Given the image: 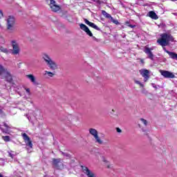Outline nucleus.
<instances>
[{
  "mask_svg": "<svg viewBox=\"0 0 177 177\" xmlns=\"http://www.w3.org/2000/svg\"><path fill=\"white\" fill-rule=\"evenodd\" d=\"M174 37L168 33H163L160 35V38L157 40L158 44L160 46H167L169 44V42H173Z\"/></svg>",
  "mask_w": 177,
  "mask_h": 177,
  "instance_id": "nucleus-1",
  "label": "nucleus"
},
{
  "mask_svg": "<svg viewBox=\"0 0 177 177\" xmlns=\"http://www.w3.org/2000/svg\"><path fill=\"white\" fill-rule=\"evenodd\" d=\"M43 59L46 63L48 67H49L50 70H52V71H55L59 68L56 62L53 61L48 54H44Z\"/></svg>",
  "mask_w": 177,
  "mask_h": 177,
  "instance_id": "nucleus-2",
  "label": "nucleus"
},
{
  "mask_svg": "<svg viewBox=\"0 0 177 177\" xmlns=\"http://www.w3.org/2000/svg\"><path fill=\"white\" fill-rule=\"evenodd\" d=\"M88 132L90 135H91V136L94 138L95 143H97V145H103L104 143L103 140H102V138H100V136H99V132L97 131V130L94 128H90L88 129Z\"/></svg>",
  "mask_w": 177,
  "mask_h": 177,
  "instance_id": "nucleus-3",
  "label": "nucleus"
},
{
  "mask_svg": "<svg viewBox=\"0 0 177 177\" xmlns=\"http://www.w3.org/2000/svg\"><path fill=\"white\" fill-rule=\"evenodd\" d=\"M7 30H8L9 32H13L15 31V24L16 23V20L14 17L10 16L7 19Z\"/></svg>",
  "mask_w": 177,
  "mask_h": 177,
  "instance_id": "nucleus-4",
  "label": "nucleus"
},
{
  "mask_svg": "<svg viewBox=\"0 0 177 177\" xmlns=\"http://www.w3.org/2000/svg\"><path fill=\"white\" fill-rule=\"evenodd\" d=\"M3 75L8 82H12V75H10L8 69L0 65V75L2 77Z\"/></svg>",
  "mask_w": 177,
  "mask_h": 177,
  "instance_id": "nucleus-5",
  "label": "nucleus"
},
{
  "mask_svg": "<svg viewBox=\"0 0 177 177\" xmlns=\"http://www.w3.org/2000/svg\"><path fill=\"white\" fill-rule=\"evenodd\" d=\"M139 73L144 78V82H147L149 78H150V71L147 69L142 68L139 71Z\"/></svg>",
  "mask_w": 177,
  "mask_h": 177,
  "instance_id": "nucleus-6",
  "label": "nucleus"
},
{
  "mask_svg": "<svg viewBox=\"0 0 177 177\" xmlns=\"http://www.w3.org/2000/svg\"><path fill=\"white\" fill-rule=\"evenodd\" d=\"M12 46V55H19L20 53V47L19 46V43L16 40H12L11 41Z\"/></svg>",
  "mask_w": 177,
  "mask_h": 177,
  "instance_id": "nucleus-7",
  "label": "nucleus"
},
{
  "mask_svg": "<svg viewBox=\"0 0 177 177\" xmlns=\"http://www.w3.org/2000/svg\"><path fill=\"white\" fill-rule=\"evenodd\" d=\"M22 138L26 143V145L28 147H30V149H32V142L31 141V139H30V137H28L26 133H22Z\"/></svg>",
  "mask_w": 177,
  "mask_h": 177,
  "instance_id": "nucleus-8",
  "label": "nucleus"
},
{
  "mask_svg": "<svg viewBox=\"0 0 177 177\" xmlns=\"http://www.w3.org/2000/svg\"><path fill=\"white\" fill-rule=\"evenodd\" d=\"M161 75L164 77L165 78H175V74L172 72L168 71H159Z\"/></svg>",
  "mask_w": 177,
  "mask_h": 177,
  "instance_id": "nucleus-9",
  "label": "nucleus"
},
{
  "mask_svg": "<svg viewBox=\"0 0 177 177\" xmlns=\"http://www.w3.org/2000/svg\"><path fill=\"white\" fill-rule=\"evenodd\" d=\"M49 6L52 12H59V10H60L61 9L59 6L56 4V1H55L54 0H50Z\"/></svg>",
  "mask_w": 177,
  "mask_h": 177,
  "instance_id": "nucleus-10",
  "label": "nucleus"
},
{
  "mask_svg": "<svg viewBox=\"0 0 177 177\" xmlns=\"http://www.w3.org/2000/svg\"><path fill=\"white\" fill-rule=\"evenodd\" d=\"M153 48H149V46H146L144 48V52L146 53V55H148L149 59H151V60H153L154 59V55H153V53H151V50H153Z\"/></svg>",
  "mask_w": 177,
  "mask_h": 177,
  "instance_id": "nucleus-11",
  "label": "nucleus"
},
{
  "mask_svg": "<svg viewBox=\"0 0 177 177\" xmlns=\"http://www.w3.org/2000/svg\"><path fill=\"white\" fill-rule=\"evenodd\" d=\"M82 171L85 175L88 177H96V174L93 171L89 170V169L85 166L82 167Z\"/></svg>",
  "mask_w": 177,
  "mask_h": 177,
  "instance_id": "nucleus-12",
  "label": "nucleus"
},
{
  "mask_svg": "<svg viewBox=\"0 0 177 177\" xmlns=\"http://www.w3.org/2000/svg\"><path fill=\"white\" fill-rule=\"evenodd\" d=\"M80 27L81 30H82L83 31H85L87 35H88L89 37H93V34H92V32L91 31V30H89V28H88L86 25L84 24H80Z\"/></svg>",
  "mask_w": 177,
  "mask_h": 177,
  "instance_id": "nucleus-13",
  "label": "nucleus"
},
{
  "mask_svg": "<svg viewBox=\"0 0 177 177\" xmlns=\"http://www.w3.org/2000/svg\"><path fill=\"white\" fill-rule=\"evenodd\" d=\"M84 22L87 24V26H89V27L94 28V30H97V31H100V28H98V26H96V24H95L94 23L89 21L86 19H84Z\"/></svg>",
  "mask_w": 177,
  "mask_h": 177,
  "instance_id": "nucleus-14",
  "label": "nucleus"
},
{
  "mask_svg": "<svg viewBox=\"0 0 177 177\" xmlns=\"http://www.w3.org/2000/svg\"><path fill=\"white\" fill-rule=\"evenodd\" d=\"M4 128L1 127L0 129L2 131L3 133H9L10 129H12L11 126L8 125L6 123H3Z\"/></svg>",
  "mask_w": 177,
  "mask_h": 177,
  "instance_id": "nucleus-15",
  "label": "nucleus"
},
{
  "mask_svg": "<svg viewBox=\"0 0 177 177\" xmlns=\"http://www.w3.org/2000/svg\"><path fill=\"white\" fill-rule=\"evenodd\" d=\"M53 164L54 167H56V168H60V165H63V163H62L61 159H53Z\"/></svg>",
  "mask_w": 177,
  "mask_h": 177,
  "instance_id": "nucleus-16",
  "label": "nucleus"
},
{
  "mask_svg": "<svg viewBox=\"0 0 177 177\" xmlns=\"http://www.w3.org/2000/svg\"><path fill=\"white\" fill-rule=\"evenodd\" d=\"M102 162L106 165V168L110 169L111 168V164H110V162L107 160V158H104V156L102 157Z\"/></svg>",
  "mask_w": 177,
  "mask_h": 177,
  "instance_id": "nucleus-17",
  "label": "nucleus"
},
{
  "mask_svg": "<svg viewBox=\"0 0 177 177\" xmlns=\"http://www.w3.org/2000/svg\"><path fill=\"white\" fill-rule=\"evenodd\" d=\"M148 16L151 17V19H153V20H157V19H158V16H157V14H156L154 11H150L148 13Z\"/></svg>",
  "mask_w": 177,
  "mask_h": 177,
  "instance_id": "nucleus-18",
  "label": "nucleus"
},
{
  "mask_svg": "<svg viewBox=\"0 0 177 177\" xmlns=\"http://www.w3.org/2000/svg\"><path fill=\"white\" fill-rule=\"evenodd\" d=\"M44 75H47V77H50V78H52L53 77H55V75H56V73L55 71L50 72V71H45Z\"/></svg>",
  "mask_w": 177,
  "mask_h": 177,
  "instance_id": "nucleus-19",
  "label": "nucleus"
},
{
  "mask_svg": "<svg viewBox=\"0 0 177 177\" xmlns=\"http://www.w3.org/2000/svg\"><path fill=\"white\" fill-rule=\"evenodd\" d=\"M26 77H28L32 84H35V76H34V75H27Z\"/></svg>",
  "mask_w": 177,
  "mask_h": 177,
  "instance_id": "nucleus-20",
  "label": "nucleus"
},
{
  "mask_svg": "<svg viewBox=\"0 0 177 177\" xmlns=\"http://www.w3.org/2000/svg\"><path fill=\"white\" fill-rule=\"evenodd\" d=\"M102 14L103 15V16H104V17H106V19H111V15L109 13H107V12L104 11V10H102Z\"/></svg>",
  "mask_w": 177,
  "mask_h": 177,
  "instance_id": "nucleus-21",
  "label": "nucleus"
},
{
  "mask_svg": "<svg viewBox=\"0 0 177 177\" xmlns=\"http://www.w3.org/2000/svg\"><path fill=\"white\" fill-rule=\"evenodd\" d=\"M0 51L3 52V53H9V50L8 48H4L3 46H0Z\"/></svg>",
  "mask_w": 177,
  "mask_h": 177,
  "instance_id": "nucleus-22",
  "label": "nucleus"
},
{
  "mask_svg": "<svg viewBox=\"0 0 177 177\" xmlns=\"http://www.w3.org/2000/svg\"><path fill=\"white\" fill-rule=\"evenodd\" d=\"M2 139L4 142H10V137L9 136H2Z\"/></svg>",
  "mask_w": 177,
  "mask_h": 177,
  "instance_id": "nucleus-23",
  "label": "nucleus"
},
{
  "mask_svg": "<svg viewBox=\"0 0 177 177\" xmlns=\"http://www.w3.org/2000/svg\"><path fill=\"white\" fill-rule=\"evenodd\" d=\"M111 21H112V23H113L114 24H116V26H118V24H120V22H118V20L117 19H114V18L111 17L110 19Z\"/></svg>",
  "mask_w": 177,
  "mask_h": 177,
  "instance_id": "nucleus-24",
  "label": "nucleus"
},
{
  "mask_svg": "<svg viewBox=\"0 0 177 177\" xmlns=\"http://www.w3.org/2000/svg\"><path fill=\"white\" fill-rule=\"evenodd\" d=\"M8 154H9L10 157H11V158H13V157H15L16 156V152H15L13 151H10L8 152Z\"/></svg>",
  "mask_w": 177,
  "mask_h": 177,
  "instance_id": "nucleus-25",
  "label": "nucleus"
},
{
  "mask_svg": "<svg viewBox=\"0 0 177 177\" xmlns=\"http://www.w3.org/2000/svg\"><path fill=\"white\" fill-rule=\"evenodd\" d=\"M134 82H135V84H137V85H139L140 86H141V88H143V86H145V85L143 84H142V82H140V81L135 80Z\"/></svg>",
  "mask_w": 177,
  "mask_h": 177,
  "instance_id": "nucleus-26",
  "label": "nucleus"
},
{
  "mask_svg": "<svg viewBox=\"0 0 177 177\" xmlns=\"http://www.w3.org/2000/svg\"><path fill=\"white\" fill-rule=\"evenodd\" d=\"M140 121H141V122H142V123L144 124V125H145V127H147V120H145V119H143V118H141V119H140Z\"/></svg>",
  "mask_w": 177,
  "mask_h": 177,
  "instance_id": "nucleus-27",
  "label": "nucleus"
},
{
  "mask_svg": "<svg viewBox=\"0 0 177 177\" xmlns=\"http://www.w3.org/2000/svg\"><path fill=\"white\" fill-rule=\"evenodd\" d=\"M25 91H26V93H28V96H30V95H31L30 88H25Z\"/></svg>",
  "mask_w": 177,
  "mask_h": 177,
  "instance_id": "nucleus-28",
  "label": "nucleus"
},
{
  "mask_svg": "<svg viewBox=\"0 0 177 177\" xmlns=\"http://www.w3.org/2000/svg\"><path fill=\"white\" fill-rule=\"evenodd\" d=\"M116 131L118 133H121V132H122V131L121 130V129L117 127L116 128Z\"/></svg>",
  "mask_w": 177,
  "mask_h": 177,
  "instance_id": "nucleus-29",
  "label": "nucleus"
},
{
  "mask_svg": "<svg viewBox=\"0 0 177 177\" xmlns=\"http://www.w3.org/2000/svg\"><path fill=\"white\" fill-rule=\"evenodd\" d=\"M2 17H3V12L0 10V19H2Z\"/></svg>",
  "mask_w": 177,
  "mask_h": 177,
  "instance_id": "nucleus-30",
  "label": "nucleus"
},
{
  "mask_svg": "<svg viewBox=\"0 0 177 177\" xmlns=\"http://www.w3.org/2000/svg\"><path fill=\"white\" fill-rule=\"evenodd\" d=\"M151 86H153V88H155L156 89H157V86H156L154 83H152Z\"/></svg>",
  "mask_w": 177,
  "mask_h": 177,
  "instance_id": "nucleus-31",
  "label": "nucleus"
},
{
  "mask_svg": "<svg viewBox=\"0 0 177 177\" xmlns=\"http://www.w3.org/2000/svg\"><path fill=\"white\" fill-rule=\"evenodd\" d=\"M129 27H131L132 28L133 27V26L129 25Z\"/></svg>",
  "mask_w": 177,
  "mask_h": 177,
  "instance_id": "nucleus-32",
  "label": "nucleus"
},
{
  "mask_svg": "<svg viewBox=\"0 0 177 177\" xmlns=\"http://www.w3.org/2000/svg\"><path fill=\"white\" fill-rule=\"evenodd\" d=\"M0 177H3V176L2 174H0Z\"/></svg>",
  "mask_w": 177,
  "mask_h": 177,
  "instance_id": "nucleus-33",
  "label": "nucleus"
},
{
  "mask_svg": "<svg viewBox=\"0 0 177 177\" xmlns=\"http://www.w3.org/2000/svg\"><path fill=\"white\" fill-rule=\"evenodd\" d=\"M93 39H96V37H95L93 36Z\"/></svg>",
  "mask_w": 177,
  "mask_h": 177,
  "instance_id": "nucleus-34",
  "label": "nucleus"
},
{
  "mask_svg": "<svg viewBox=\"0 0 177 177\" xmlns=\"http://www.w3.org/2000/svg\"><path fill=\"white\" fill-rule=\"evenodd\" d=\"M141 63H143V59H141Z\"/></svg>",
  "mask_w": 177,
  "mask_h": 177,
  "instance_id": "nucleus-35",
  "label": "nucleus"
}]
</instances>
